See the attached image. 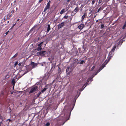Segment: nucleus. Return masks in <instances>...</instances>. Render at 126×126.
Segmentation results:
<instances>
[{
    "instance_id": "nucleus-1",
    "label": "nucleus",
    "mask_w": 126,
    "mask_h": 126,
    "mask_svg": "<svg viewBox=\"0 0 126 126\" xmlns=\"http://www.w3.org/2000/svg\"><path fill=\"white\" fill-rule=\"evenodd\" d=\"M73 68L72 67H68L66 70V72L67 74L70 75L72 71Z\"/></svg>"
},
{
    "instance_id": "nucleus-2",
    "label": "nucleus",
    "mask_w": 126,
    "mask_h": 126,
    "mask_svg": "<svg viewBox=\"0 0 126 126\" xmlns=\"http://www.w3.org/2000/svg\"><path fill=\"white\" fill-rule=\"evenodd\" d=\"M38 87L37 86H35L31 88V89L29 92V93L31 94L34 93L38 90Z\"/></svg>"
},
{
    "instance_id": "nucleus-3",
    "label": "nucleus",
    "mask_w": 126,
    "mask_h": 126,
    "mask_svg": "<svg viewBox=\"0 0 126 126\" xmlns=\"http://www.w3.org/2000/svg\"><path fill=\"white\" fill-rule=\"evenodd\" d=\"M46 52L45 51H40L38 52H37V56H39L40 55L41 56H45V55L46 53Z\"/></svg>"
},
{
    "instance_id": "nucleus-4",
    "label": "nucleus",
    "mask_w": 126,
    "mask_h": 126,
    "mask_svg": "<svg viewBox=\"0 0 126 126\" xmlns=\"http://www.w3.org/2000/svg\"><path fill=\"white\" fill-rule=\"evenodd\" d=\"M65 23L64 22H62L60 24L58 25V29H60L62 28L63 27Z\"/></svg>"
},
{
    "instance_id": "nucleus-5",
    "label": "nucleus",
    "mask_w": 126,
    "mask_h": 126,
    "mask_svg": "<svg viewBox=\"0 0 126 126\" xmlns=\"http://www.w3.org/2000/svg\"><path fill=\"white\" fill-rule=\"evenodd\" d=\"M31 65L32 67V68H33L37 66V64L34 62H32Z\"/></svg>"
},
{
    "instance_id": "nucleus-6",
    "label": "nucleus",
    "mask_w": 126,
    "mask_h": 126,
    "mask_svg": "<svg viewBox=\"0 0 126 126\" xmlns=\"http://www.w3.org/2000/svg\"><path fill=\"white\" fill-rule=\"evenodd\" d=\"M84 27V24H81L80 25H79L78 27L79 28L80 30H81Z\"/></svg>"
},
{
    "instance_id": "nucleus-7",
    "label": "nucleus",
    "mask_w": 126,
    "mask_h": 126,
    "mask_svg": "<svg viewBox=\"0 0 126 126\" xmlns=\"http://www.w3.org/2000/svg\"><path fill=\"white\" fill-rule=\"evenodd\" d=\"M111 57H110L109 56H108L107 58V59L105 61V62H104V63H105V64L106 65L108 63L109 61L110 60Z\"/></svg>"
},
{
    "instance_id": "nucleus-8",
    "label": "nucleus",
    "mask_w": 126,
    "mask_h": 126,
    "mask_svg": "<svg viewBox=\"0 0 126 126\" xmlns=\"http://www.w3.org/2000/svg\"><path fill=\"white\" fill-rule=\"evenodd\" d=\"M50 6L48 5H47L45 7L44 9V12H46L47 10L48 9L49 10Z\"/></svg>"
},
{
    "instance_id": "nucleus-9",
    "label": "nucleus",
    "mask_w": 126,
    "mask_h": 126,
    "mask_svg": "<svg viewBox=\"0 0 126 126\" xmlns=\"http://www.w3.org/2000/svg\"><path fill=\"white\" fill-rule=\"evenodd\" d=\"M12 14H11V13L10 12L7 15L6 19H9L12 16Z\"/></svg>"
},
{
    "instance_id": "nucleus-10",
    "label": "nucleus",
    "mask_w": 126,
    "mask_h": 126,
    "mask_svg": "<svg viewBox=\"0 0 126 126\" xmlns=\"http://www.w3.org/2000/svg\"><path fill=\"white\" fill-rule=\"evenodd\" d=\"M26 70H27L29 72L32 69V68L31 67H30L29 65V66L26 67Z\"/></svg>"
},
{
    "instance_id": "nucleus-11",
    "label": "nucleus",
    "mask_w": 126,
    "mask_h": 126,
    "mask_svg": "<svg viewBox=\"0 0 126 126\" xmlns=\"http://www.w3.org/2000/svg\"><path fill=\"white\" fill-rule=\"evenodd\" d=\"M103 6H101L98 9L97 11L94 14H95L96 13H98L99 12V11L102 10L103 9Z\"/></svg>"
},
{
    "instance_id": "nucleus-12",
    "label": "nucleus",
    "mask_w": 126,
    "mask_h": 126,
    "mask_svg": "<svg viewBox=\"0 0 126 126\" xmlns=\"http://www.w3.org/2000/svg\"><path fill=\"white\" fill-rule=\"evenodd\" d=\"M66 11L67 10H66L65 9H63L61 11L60 14H62L63 13L66 12Z\"/></svg>"
},
{
    "instance_id": "nucleus-13",
    "label": "nucleus",
    "mask_w": 126,
    "mask_h": 126,
    "mask_svg": "<svg viewBox=\"0 0 126 126\" xmlns=\"http://www.w3.org/2000/svg\"><path fill=\"white\" fill-rule=\"evenodd\" d=\"M87 16V13H85L81 17V20L83 21L85 17Z\"/></svg>"
},
{
    "instance_id": "nucleus-14",
    "label": "nucleus",
    "mask_w": 126,
    "mask_h": 126,
    "mask_svg": "<svg viewBox=\"0 0 126 126\" xmlns=\"http://www.w3.org/2000/svg\"><path fill=\"white\" fill-rule=\"evenodd\" d=\"M113 52L110 51L109 53V56L110 57H112V56H113Z\"/></svg>"
},
{
    "instance_id": "nucleus-15",
    "label": "nucleus",
    "mask_w": 126,
    "mask_h": 126,
    "mask_svg": "<svg viewBox=\"0 0 126 126\" xmlns=\"http://www.w3.org/2000/svg\"><path fill=\"white\" fill-rule=\"evenodd\" d=\"M79 10V8L78 6H77L74 9V11L76 13L78 12Z\"/></svg>"
},
{
    "instance_id": "nucleus-16",
    "label": "nucleus",
    "mask_w": 126,
    "mask_h": 126,
    "mask_svg": "<svg viewBox=\"0 0 126 126\" xmlns=\"http://www.w3.org/2000/svg\"><path fill=\"white\" fill-rule=\"evenodd\" d=\"M116 48V46L115 45H114L113 46V47L111 49L110 51L113 52L115 50V49Z\"/></svg>"
},
{
    "instance_id": "nucleus-17",
    "label": "nucleus",
    "mask_w": 126,
    "mask_h": 126,
    "mask_svg": "<svg viewBox=\"0 0 126 126\" xmlns=\"http://www.w3.org/2000/svg\"><path fill=\"white\" fill-rule=\"evenodd\" d=\"M50 30V26L49 24L47 25V32H48Z\"/></svg>"
},
{
    "instance_id": "nucleus-18",
    "label": "nucleus",
    "mask_w": 126,
    "mask_h": 126,
    "mask_svg": "<svg viewBox=\"0 0 126 126\" xmlns=\"http://www.w3.org/2000/svg\"><path fill=\"white\" fill-rule=\"evenodd\" d=\"M16 81H15V79H13L12 80V83L13 85H14V86L15 83Z\"/></svg>"
},
{
    "instance_id": "nucleus-19",
    "label": "nucleus",
    "mask_w": 126,
    "mask_h": 126,
    "mask_svg": "<svg viewBox=\"0 0 126 126\" xmlns=\"http://www.w3.org/2000/svg\"><path fill=\"white\" fill-rule=\"evenodd\" d=\"M106 64H104V65H102V66H101L100 67H99V69L100 70H102L104 67L105 66V65H106Z\"/></svg>"
},
{
    "instance_id": "nucleus-20",
    "label": "nucleus",
    "mask_w": 126,
    "mask_h": 126,
    "mask_svg": "<svg viewBox=\"0 0 126 126\" xmlns=\"http://www.w3.org/2000/svg\"><path fill=\"white\" fill-rule=\"evenodd\" d=\"M42 47H38L37 48L35 49V50H37L38 51H40L42 49Z\"/></svg>"
},
{
    "instance_id": "nucleus-21",
    "label": "nucleus",
    "mask_w": 126,
    "mask_h": 126,
    "mask_svg": "<svg viewBox=\"0 0 126 126\" xmlns=\"http://www.w3.org/2000/svg\"><path fill=\"white\" fill-rule=\"evenodd\" d=\"M47 89V88H45L43 89L41 91V92L42 93H44Z\"/></svg>"
},
{
    "instance_id": "nucleus-22",
    "label": "nucleus",
    "mask_w": 126,
    "mask_h": 126,
    "mask_svg": "<svg viewBox=\"0 0 126 126\" xmlns=\"http://www.w3.org/2000/svg\"><path fill=\"white\" fill-rule=\"evenodd\" d=\"M67 14V13H66V15L63 17V19H66L69 16H68L66 15Z\"/></svg>"
},
{
    "instance_id": "nucleus-23",
    "label": "nucleus",
    "mask_w": 126,
    "mask_h": 126,
    "mask_svg": "<svg viewBox=\"0 0 126 126\" xmlns=\"http://www.w3.org/2000/svg\"><path fill=\"white\" fill-rule=\"evenodd\" d=\"M44 42H42L38 45V47H42V45L43 43Z\"/></svg>"
},
{
    "instance_id": "nucleus-24",
    "label": "nucleus",
    "mask_w": 126,
    "mask_h": 126,
    "mask_svg": "<svg viewBox=\"0 0 126 126\" xmlns=\"http://www.w3.org/2000/svg\"><path fill=\"white\" fill-rule=\"evenodd\" d=\"M126 27V21L124 25L122 27V29H125V28Z\"/></svg>"
},
{
    "instance_id": "nucleus-25",
    "label": "nucleus",
    "mask_w": 126,
    "mask_h": 126,
    "mask_svg": "<svg viewBox=\"0 0 126 126\" xmlns=\"http://www.w3.org/2000/svg\"><path fill=\"white\" fill-rule=\"evenodd\" d=\"M18 52L16 54H15L13 57V58H15L18 55Z\"/></svg>"
},
{
    "instance_id": "nucleus-26",
    "label": "nucleus",
    "mask_w": 126,
    "mask_h": 126,
    "mask_svg": "<svg viewBox=\"0 0 126 126\" xmlns=\"http://www.w3.org/2000/svg\"><path fill=\"white\" fill-rule=\"evenodd\" d=\"M28 72V71H27V70L26 71H25V72L23 74V75H22V76H21L20 77V78L21 77H22V76H23V75H24L25 74H26L28 72Z\"/></svg>"
},
{
    "instance_id": "nucleus-27",
    "label": "nucleus",
    "mask_w": 126,
    "mask_h": 126,
    "mask_svg": "<svg viewBox=\"0 0 126 126\" xmlns=\"http://www.w3.org/2000/svg\"><path fill=\"white\" fill-rule=\"evenodd\" d=\"M95 1V0H93L92 1L91 3L92 5L94 4Z\"/></svg>"
},
{
    "instance_id": "nucleus-28",
    "label": "nucleus",
    "mask_w": 126,
    "mask_h": 126,
    "mask_svg": "<svg viewBox=\"0 0 126 126\" xmlns=\"http://www.w3.org/2000/svg\"><path fill=\"white\" fill-rule=\"evenodd\" d=\"M37 26V25H35L33 27L31 30V31H32Z\"/></svg>"
},
{
    "instance_id": "nucleus-29",
    "label": "nucleus",
    "mask_w": 126,
    "mask_h": 126,
    "mask_svg": "<svg viewBox=\"0 0 126 126\" xmlns=\"http://www.w3.org/2000/svg\"><path fill=\"white\" fill-rule=\"evenodd\" d=\"M84 62V61L83 60H82L80 62H78V63H79V64H82Z\"/></svg>"
},
{
    "instance_id": "nucleus-30",
    "label": "nucleus",
    "mask_w": 126,
    "mask_h": 126,
    "mask_svg": "<svg viewBox=\"0 0 126 126\" xmlns=\"http://www.w3.org/2000/svg\"><path fill=\"white\" fill-rule=\"evenodd\" d=\"M50 1L49 0L47 4V5L50 6Z\"/></svg>"
},
{
    "instance_id": "nucleus-31",
    "label": "nucleus",
    "mask_w": 126,
    "mask_h": 126,
    "mask_svg": "<svg viewBox=\"0 0 126 126\" xmlns=\"http://www.w3.org/2000/svg\"><path fill=\"white\" fill-rule=\"evenodd\" d=\"M50 125V124L48 122L46 124V126H49Z\"/></svg>"
},
{
    "instance_id": "nucleus-32",
    "label": "nucleus",
    "mask_w": 126,
    "mask_h": 126,
    "mask_svg": "<svg viewBox=\"0 0 126 126\" xmlns=\"http://www.w3.org/2000/svg\"><path fill=\"white\" fill-rule=\"evenodd\" d=\"M41 94V92H40L37 95V97H39V96Z\"/></svg>"
},
{
    "instance_id": "nucleus-33",
    "label": "nucleus",
    "mask_w": 126,
    "mask_h": 126,
    "mask_svg": "<svg viewBox=\"0 0 126 126\" xmlns=\"http://www.w3.org/2000/svg\"><path fill=\"white\" fill-rule=\"evenodd\" d=\"M104 27V24H102L101 25V29H102Z\"/></svg>"
},
{
    "instance_id": "nucleus-34",
    "label": "nucleus",
    "mask_w": 126,
    "mask_h": 126,
    "mask_svg": "<svg viewBox=\"0 0 126 126\" xmlns=\"http://www.w3.org/2000/svg\"><path fill=\"white\" fill-rule=\"evenodd\" d=\"M101 70L99 69H98L97 71V72H96V74H95V75H96L98 72H99Z\"/></svg>"
},
{
    "instance_id": "nucleus-35",
    "label": "nucleus",
    "mask_w": 126,
    "mask_h": 126,
    "mask_svg": "<svg viewBox=\"0 0 126 126\" xmlns=\"http://www.w3.org/2000/svg\"><path fill=\"white\" fill-rule=\"evenodd\" d=\"M94 68H95V66H94V65L93 66V67L91 68V70H93L94 69Z\"/></svg>"
},
{
    "instance_id": "nucleus-36",
    "label": "nucleus",
    "mask_w": 126,
    "mask_h": 126,
    "mask_svg": "<svg viewBox=\"0 0 126 126\" xmlns=\"http://www.w3.org/2000/svg\"><path fill=\"white\" fill-rule=\"evenodd\" d=\"M102 2V0H99L98 1L99 3Z\"/></svg>"
},
{
    "instance_id": "nucleus-37",
    "label": "nucleus",
    "mask_w": 126,
    "mask_h": 126,
    "mask_svg": "<svg viewBox=\"0 0 126 126\" xmlns=\"http://www.w3.org/2000/svg\"><path fill=\"white\" fill-rule=\"evenodd\" d=\"M18 64V62H16L15 64L14 65L15 66H16Z\"/></svg>"
},
{
    "instance_id": "nucleus-38",
    "label": "nucleus",
    "mask_w": 126,
    "mask_h": 126,
    "mask_svg": "<svg viewBox=\"0 0 126 126\" xmlns=\"http://www.w3.org/2000/svg\"><path fill=\"white\" fill-rule=\"evenodd\" d=\"M16 23L14 24L13 25L12 28H13L16 25Z\"/></svg>"
},
{
    "instance_id": "nucleus-39",
    "label": "nucleus",
    "mask_w": 126,
    "mask_h": 126,
    "mask_svg": "<svg viewBox=\"0 0 126 126\" xmlns=\"http://www.w3.org/2000/svg\"><path fill=\"white\" fill-rule=\"evenodd\" d=\"M86 84H84V85H83V87H82L83 88V87H84H84V88L86 86Z\"/></svg>"
},
{
    "instance_id": "nucleus-40",
    "label": "nucleus",
    "mask_w": 126,
    "mask_h": 126,
    "mask_svg": "<svg viewBox=\"0 0 126 126\" xmlns=\"http://www.w3.org/2000/svg\"><path fill=\"white\" fill-rule=\"evenodd\" d=\"M15 11V10L14 9H13L12 11H11V13H12L13 14V13Z\"/></svg>"
},
{
    "instance_id": "nucleus-41",
    "label": "nucleus",
    "mask_w": 126,
    "mask_h": 126,
    "mask_svg": "<svg viewBox=\"0 0 126 126\" xmlns=\"http://www.w3.org/2000/svg\"><path fill=\"white\" fill-rule=\"evenodd\" d=\"M43 0H39V2L40 3Z\"/></svg>"
},
{
    "instance_id": "nucleus-42",
    "label": "nucleus",
    "mask_w": 126,
    "mask_h": 126,
    "mask_svg": "<svg viewBox=\"0 0 126 126\" xmlns=\"http://www.w3.org/2000/svg\"><path fill=\"white\" fill-rule=\"evenodd\" d=\"M21 63H19V64H18V65L19 66H20L21 65Z\"/></svg>"
},
{
    "instance_id": "nucleus-43",
    "label": "nucleus",
    "mask_w": 126,
    "mask_h": 126,
    "mask_svg": "<svg viewBox=\"0 0 126 126\" xmlns=\"http://www.w3.org/2000/svg\"><path fill=\"white\" fill-rule=\"evenodd\" d=\"M9 32V31H8L7 32H6V33H5V34L6 35H7L8 34V33Z\"/></svg>"
},
{
    "instance_id": "nucleus-44",
    "label": "nucleus",
    "mask_w": 126,
    "mask_h": 126,
    "mask_svg": "<svg viewBox=\"0 0 126 126\" xmlns=\"http://www.w3.org/2000/svg\"><path fill=\"white\" fill-rule=\"evenodd\" d=\"M2 123V122H0V126H1Z\"/></svg>"
},
{
    "instance_id": "nucleus-45",
    "label": "nucleus",
    "mask_w": 126,
    "mask_h": 126,
    "mask_svg": "<svg viewBox=\"0 0 126 126\" xmlns=\"http://www.w3.org/2000/svg\"><path fill=\"white\" fill-rule=\"evenodd\" d=\"M79 90L80 92L82 91V90H81V89H79Z\"/></svg>"
},
{
    "instance_id": "nucleus-46",
    "label": "nucleus",
    "mask_w": 126,
    "mask_h": 126,
    "mask_svg": "<svg viewBox=\"0 0 126 126\" xmlns=\"http://www.w3.org/2000/svg\"><path fill=\"white\" fill-rule=\"evenodd\" d=\"M2 118V116L0 115V118L1 119Z\"/></svg>"
},
{
    "instance_id": "nucleus-47",
    "label": "nucleus",
    "mask_w": 126,
    "mask_h": 126,
    "mask_svg": "<svg viewBox=\"0 0 126 126\" xmlns=\"http://www.w3.org/2000/svg\"><path fill=\"white\" fill-rule=\"evenodd\" d=\"M16 2V0H15V1H14V3H15Z\"/></svg>"
},
{
    "instance_id": "nucleus-48",
    "label": "nucleus",
    "mask_w": 126,
    "mask_h": 126,
    "mask_svg": "<svg viewBox=\"0 0 126 126\" xmlns=\"http://www.w3.org/2000/svg\"><path fill=\"white\" fill-rule=\"evenodd\" d=\"M71 0H67V1L68 2H69V1H70Z\"/></svg>"
},
{
    "instance_id": "nucleus-49",
    "label": "nucleus",
    "mask_w": 126,
    "mask_h": 126,
    "mask_svg": "<svg viewBox=\"0 0 126 126\" xmlns=\"http://www.w3.org/2000/svg\"><path fill=\"white\" fill-rule=\"evenodd\" d=\"M96 15H95V16H94V18H95V17H96Z\"/></svg>"
},
{
    "instance_id": "nucleus-50",
    "label": "nucleus",
    "mask_w": 126,
    "mask_h": 126,
    "mask_svg": "<svg viewBox=\"0 0 126 126\" xmlns=\"http://www.w3.org/2000/svg\"><path fill=\"white\" fill-rule=\"evenodd\" d=\"M19 19H17V21H19Z\"/></svg>"
},
{
    "instance_id": "nucleus-51",
    "label": "nucleus",
    "mask_w": 126,
    "mask_h": 126,
    "mask_svg": "<svg viewBox=\"0 0 126 126\" xmlns=\"http://www.w3.org/2000/svg\"><path fill=\"white\" fill-rule=\"evenodd\" d=\"M8 120L9 121H11V120L10 119H8Z\"/></svg>"
},
{
    "instance_id": "nucleus-52",
    "label": "nucleus",
    "mask_w": 126,
    "mask_h": 126,
    "mask_svg": "<svg viewBox=\"0 0 126 126\" xmlns=\"http://www.w3.org/2000/svg\"><path fill=\"white\" fill-rule=\"evenodd\" d=\"M1 94L2 95H3V93H2Z\"/></svg>"
},
{
    "instance_id": "nucleus-53",
    "label": "nucleus",
    "mask_w": 126,
    "mask_h": 126,
    "mask_svg": "<svg viewBox=\"0 0 126 126\" xmlns=\"http://www.w3.org/2000/svg\"><path fill=\"white\" fill-rule=\"evenodd\" d=\"M107 0V1H109V0Z\"/></svg>"
},
{
    "instance_id": "nucleus-54",
    "label": "nucleus",
    "mask_w": 126,
    "mask_h": 126,
    "mask_svg": "<svg viewBox=\"0 0 126 126\" xmlns=\"http://www.w3.org/2000/svg\"><path fill=\"white\" fill-rule=\"evenodd\" d=\"M7 22L8 23H9V21H8Z\"/></svg>"
},
{
    "instance_id": "nucleus-55",
    "label": "nucleus",
    "mask_w": 126,
    "mask_h": 126,
    "mask_svg": "<svg viewBox=\"0 0 126 126\" xmlns=\"http://www.w3.org/2000/svg\"><path fill=\"white\" fill-rule=\"evenodd\" d=\"M13 28H12V27L11 28V29H12Z\"/></svg>"
},
{
    "instance_id": "nucleus-56",
    "label": "nucleus",
    "mask_w": 126,
    "mask_h": 126,
    "mask_svg": "<svg viewBox=\"0 0 126 126\" xmlns=\"http://www.w3.org/2000/svg\"><path fill=\"white\" fill-rule=\"evenodd\" d=\"M98 21V20H97L96 21V22H97Z\"/></svg>"
},
{
    "instance_id": "nucleus-57",
    "label": "nucleus",
    "mask_w": 126,
    "mask_h": 126,
    "mask_svg": "<svg viewBox=\"0 0 126 126\" xmlns=\"http://www.w3.org/2000/svg\"><path fill=\"white\" fill-rule=\"evenodd\" d=\"M80 93L79 94V95H78V96H79V95H80Z\"/></svg>"
},
{
    "instance_id": "nucleus-58",
    "label": "nucleus",
    "mask_w": 126,
    "mask_h": 126,
    "mask_svg": "<svg viewBox=\"0 0 126 126\" xmlns=\"http://www.w3.org/2000/svg\"><path fill=\"white\" fill-rule=\"evenodd\" d=\"M13 94V93H11V94Z\"/></svg>"
},
{
    "instance_id": "nucleus-59",
    "label": "nucleus",
    "mask_w": 126,
    "mask_h": 126,
    "mask_svg": "<svg viewBox=\"0 0 126 126\" xmlns=\"http://www.w3.org/2000/svg\"><path fill=\"white\" fill-rule=\"evenodd\" d=\"M47 42H46V44H47Z\"/></svg>"
}]
</instances>
